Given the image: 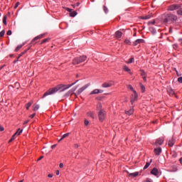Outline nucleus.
I'll use <instances>...</instances> for the list:
<instances>
[{
	"instance_id": "f257e3e1",
	"label": "nucleus",
	"mask_w": 182,
	"mask_h": 182,
	"mask_svg": "<svg viewBox=\"0 0 182 182\" xmlns=\"http://www.w3.org/2000/svg\"><path fill=\"white\" fill-rule=\"evenodd\" d=\"M75 84L76 82L72 83L70 85H58L55 87L50 89L46 92L43 97H46V96H49V95H53V93H56V92H65V90L69 89V87H72V86Z\"/></svg>"
},
{
	"instance_id": "f03ea898",
	"label": "nucleus",
	"mask_w": 182,
	"mask_h": 182,
	"mask_svg": "<svg viewBox=\"0 0 182 182\" xmlns=\"http://www.w3.org/2000/svg\"><path fill=\"white\" fill-rule=\"evenodd\" d=\"M177 19H178L177 16L171 13H168L165 14L164 22L165 23H173L174 22H176Z\"/></svg>"
},
{
	"instance_id": "7ed1b4c3",
	"label": "nucleus",
	"mask_w": 182,
	"mask_h": 182,
	"mask_svg": "<svg viewBox=\"0 0 182 182\" xmlns=\"http://www.w3.org/2000/svg\"><path fill=\"white\" fill-rule=\"evenodd\" d=\"M87 59V57L86 55H82L80 57H76L73 60V65H79V63H82L85 62Z\"/></svg>"
},
{
	"instance_id": "20e7f679",
	"label": "nucleus",
	"mask_w": 182,
	"mask_h": 182,
	"mask_svg": "<svg viewBox=\"0 0 182 182\" xmlns=\"http://www.w3.org/2000/svg\"><path fill=\"white\" fill-rule=\"evenodd\" d=\"M106 116V112L105 110H100L98 113V117L100 122H103L105 120V117Z\"/></svg>"
},
{
	"instance_id": "39448f33",
	"label": "nucleus",
	"mask_w": 182,
	"mask_h": 182,
	"mask_svg": "<svg viewBox=\"0 0 182 182\" xmlns=\"http://www.w3.org/2000/svg\"><path fill=\"white\" fill-rule=\"evenodd\" d=\"M137 97H139L137 92L136 91H134V95H132L131 100H130L132 105H133V103H134V102L137 101Z\"/></svg>"
},
{
	"instance_id": "423d86ee",
	"label": "nucleus",
	"mask_w": 182,
	"mask_h": 182,
	"mask_svg": "<svg viewBox=\"0 0 182 182\" xmlns=\"http://www.w3.org/2000/svg\"><path fill=\"white\" fill-rule=\"evenodd\" d=\"M43 36H45V34H41L39 36H37L36 37H35L33 41H31V45H36V43H35L36 41H38V39H42V38H43Z\"/></svg>"
},
{
	"instance_id": "0eeeda50",
	"label": "nucleus",
	"mask_w": 182,
	"mask_h": 182,
	"mask_svg": "<svg viewBox=\"0 0 182 182\" xmlns=\"http://www.w3.org/2000/svg\"><path fill=\"white\" fill-rule=\"evenodd\" d=\"M179 6L177 4H173L168 7V11H176V9H178Z\"/></svg>"
},
{
	"instance_id": "6e6552de",
	"label": "nucleus",
	"mask_w": 182,
	"mask_h": 182,
	"mask_svg": "<svg viewBox=\"0 0 182 182\" xmlns=\"http://www.w3.org/2000/svg\"><path fill=\"white\" fill-rule=\"evenodd\" d=\"M164 141V139H163V138H159L158 139H156V142H155V146H161V144H163Z\"/></svg>"
},
{
	"instance_id": "1a4fd4ad",
	"label": "nucleus",
	"mask_w": 182,
	"mask_h": 182,
	"mask_svg": "<svg viewBox=\"0 0 182 182\" xmlns=\"http://www.w3.org/2000/svg\"><path fill=\"white\" fill-rule=\"evenodd\" d=\"M102 87H112L113 86V82H105L102 85Z\"/></svg>"
},
{
	"instance_id": "9d476101",
	"label": "nucleus",
	"mask_w": 182,
	"mask_h": 182,
	"mask_svg": "<svg viewBox=\"0 0 182 182\" xmlns=\"http://www.w3.org/2000/svg\"><path fill=\"white\" fill-rule=\"evenodd\" d=\"M142 43H144V39H137L136 41H134V45L136 46L137 45H142Z\"/></svg>"
},
{
	"instance_id": "9b49d317",
	"label": "nucleus",
	"mask_w": 182,
	"mask_h": 182,
	"mask_svg": "<svg viewBox=\"0 0 182 182\" xmlns=\"http://www.w3.org/2000/svg\"><path fill=\"white\" fill-rule=\"evenodd\" d=\"M122 36L123 33H122V31H117V32H115V38L117 39H120V38H122Z\"/></svg>"
},
{
	"instance_id": "f8f14e48",
	"label": "nucleus",
	"mask_w": 182,
	"mask_h": 182,
	"mask_svg": "<svg viewBox=\"0 0 182 182\" xmlns=\"http://www.w3.org/2000/svg\"><path fill=\"white\" fill-rule=\"evenodd\" d=\"M154 153L156 156H160V154H161V148H156L154 149Z\"/></svg>"
},
{
	"instance_id": "ddd939ff",
	"label": "nucleus",
	"mask_w": 182,
	"mask_h": 182,
	"mask_svg": "<svg viewBox=\"0 0 182 182\" xmlns=\"http://www.w3.org/2000/svg\"><path fill=\"white\" fill-rule=\"evenodd\" d=\"M85 89H87V85L83 86L82 87L80 88L77 91V95H80V93H82Z\"/></svg>"
},
{
	"instance_id": "4468645a",
	"label": "nucleus",
	"mask_w": 182,
	"mask_h": 182,
	"mask_svg": "<svg viewBox=\"0 0 182 182\" xmlns=\"http://www.w3.org/2000/svg\"><path fill=\"white\" fill-rule=\"evenodd\" d=\"M178 168H177V166H172L170 169L169 171L171 173H176V171H177Z\"/></svg>"
},
{
	"instance_id": "2eb2a0df",
	"label": "nucleus",
	"mask_w": 182,
	"mask_h": 182,
	"mask_svg": "<svg viewBox=\"0 0 182 182\" xmlns=\"http://www.w3.org/2000/svg\"><path fill=\"white\" fill-rule=\"evenodd\" d=\"M174 143H176V141L174 140V139H171L168 143L169 147H173L174 146Z\"/></svg>"
},
{
	"instance_id": "dca6fc26",
	"label": "nucleus",
	"mask_w": 182,
	"mask_h": 182,
	"mask_svg": "<svg viewBox=\"0 0 182 182\" xmlns=\"http://www.w3.org/2000/svg\"><path fill=\"white\" fill-rule=\"evenodd\" d=\"M133 113H134V109H133V107L131 108L129 110L126 111V114H128V116H132Z\"/></svg>"
},
{
	"instance_id": "f3484780",
	"label": "nucleus",
	"mask_w": 182,
	"mask_h": 182,
	"mask_svg": "<svg viewBox=\"0 0 182 182\" xmlns=\"http://www.w3.org/2000/svg\"><path fill=\"white\" fill-rule=\"evenodd\" d=\"M102 91H100V90L95 89L90 92V95H99V93H102Z\"/></svg>"
},
{
	"instance_id": "a211bd4d",
	"label": "nucleus",
	"mask_w": 182,
	"mask_h": 182,
	"mask_svg": "<svg viewBox=\"0 0 182 182\" xmlns=\"http://www.w3.org/2000/svg\"><path fill=\"white\" fill-rule=\"evenodd\" d=\"M151 174H153L154 176H157V174H159V170L156 168H154L151 171Z\"/></svg>"
},
{
	"instance_id": "6ab92c4d",
	"label": "nucleus",
	"mask_w": 182,
	"mask_h": 182,
	"mask_svg": "<svg viewBox=\"0 0 182 182\" xmlns=\"http://www.w3.org/2000/svg\"><path fill=\"white\" fill-rule=\"evenodd\" d=\"M33 112H36V110H39V105L34 104L33 105Z\"/></svg>"
},
{
	"instance_id": "aec40b11",
	"label": "nucleus",
	"mask_w": 182,
	"mask_h": 182,
	"mask_svg": "<svg viewBox=\"0 0 182 182\" xmlns=\"http://www.w3.org/2000/svg\"><path fill=\"white\" fill-rule=\"evenodd\" d=\"M49 41H50V38H46L39 43L38 45H44L46 42H49Z\"/></svg>"
},
{
	"instance_id": "412c9836",
	"label": "nucleus",
	"mask_w": 182,
	"mask_h": 182,
	"mask_svg": "<svg viewBox=\"0 0 182 182\" xmlns=\"http://www.w3.org/2000/svg\"><path fill=\"white\" fill-rule=\"evenodd\" d=\"M151 161H153L152 159H151L150 162L146 163V165L144 167V170H146V168H149V167L150 166V164H151Z\"/></svg>"
},
{
	"instance_id": "4be33fe9",
	"label": "nucleus",
	"mask_w": 182,
	"mask_h": 182,
	"mask_svg": "<svg viewBox=\"0 0 182 182\" xmlns=\"http://www.w3.org/2000/svg\"><path fill=\"white\" fill-rule=\"evenodd\" d=\"M129 177H137L139 176V172L130 173H129Z\"/></svg>"
},
{
	"instance_id": "5701e85b",
	"label": "nucleus",
	"mask_w": 182,
	"mask_h": 182,
	"mask_svg": "<svg viewBox=\"0 0 182 182\" xmlns=\"http://www.w3.org/2000/svg\"><path fill=\"white\" fill-rule=\"evenodd\" d=\"M168 93L170 96H173V95H174V90H173V89H171V88H169L168 90Z\"/></svg>"
},
{
	"instance_id": "b1692460",
	"label": "nucleus",
	"mask_w": 182,
	"mask_h": 182,
	"mask_svg": "<svg viewBox=\"0 0 182 182\" xmlns=\"http://www.w3.org/2000/svg\"><path fill=\"white\" fill-rule=\"evenodd\" d=\"M70 133L65 134L62 136L61 139L58 141H61V140H63V139H66V137H69Z\"/></svg>"
},
{
	"instance_id": "393cba45",
	"label": "nucleus",
	"mask_w": 182,
	"mask_h": 182,
	"mask_svg": "<svg viewBox=\"0 0 182 182\" xmlns=\"http://www.w3.org/2000/svg\"><path fill=\"white\" fill-rule=\"evenodd\" d=\"M151 18V14L144 16L141 17V19H150Z\"/></svg>"
},
{
	"instance_id": "a878e982",
	"label": "nucleus",
	"mask_w": 182,
	"mask_h": 182,
	"mask_svg": "<svg viewBox=\"0 0 182 182\" xmlns=\"http://www.w3.org/2000/svg\"><path fill=\"white\" fill-rule=\"evenodd\" d=\"M22 132H23V129H18L14 134L15 136H19L22 133Z\"/></svg>"
},
{
	"instance_id": "bb28decb",
	"label": "nucleus",
	"mask_w": 182,
	"mask_h": 182,
	"mask_svg": "<svg viewBox=\"0 0 182 182\" xmlns=\"http://www.w3.org/2000/svg\"><path fill=\"white\" fill-rule=\"evenodd\" d=\"M133 62H134V57H132L131 58H129L128 61H127V63L130 64L133 63Z\"/></svg>"
},
{
	"instance_id": "cd10ccee",
	"label": "nucleus",
	"mask_w": 182,
	"mask_h": 182,
	"mask_svg": "<svg viewBox=\"0 0 182 182\" xmlns=\"http://www.w3.org/2000/svg\"><path fill=\"white\" fill-rule=\"evenodd\" d=\"M140 87L142 93H144V92H146V87H144V85H143V84H140Z\"/></svg>"
},
{
	"instance_id": "c85d7f7f",
	"label": "nucleus",
	"mask_w": 182,
	"mask_h": 182,
	"mask_svg": "<svg viewBox=\"0 0 182 182\" xmlns=\"http://www.w3.org/2000/svg\"><path fill=\"white\" fill-rule=\"evenodd\" d=\"M87 115L90 117H92V119H95V113L92 112H90L87 113Z\"/></svg>"
},
{
	"instance_id": "c756f323",
	"label": "nucleus",
	"mask_w": 182,
	"mask_h": 182,
	"mask_svg": "<svg viewBox=\"0 0 182 182\" xmlns=\"http://www.w3.org/2000/svg\"><path fill=\"white\" fill-rule=\"evenodd\" d=\"M124 45L130 46V45H132V42H130V40H129V39H125Z\"/></svg>"
},
{
	"instance_id": "7c9ffc66",
	"label": "nucleus",
	"mask_w": 182,
	"mask_h": 182,
	"mask_svg": "<svg viewBox=\"0 0 182 182\" xmlns=\"http://www.w3.org/2000/svg\"><path fill=\"white\" fill-rule=\"evenodd\" d=\"M102 103H98L97 105V109L98 110H100H100H103V109H102Z\"/></svg>"
},
{
	"instance_id": "2f4dec72",
	"label": "nucleus",
	"mask_w": 182,
	"mask_h": 182,
	"mask_svg": "<svg viewBox=\"0 0 182 182\" xmlns=\"http://www.w3.org/2000/svg\"><path fill=\"white\" fill-rule=\"evenodd\" d=\"M15 139H16V136L15 134H14L11 139L9 141V143H11V141H14V140H15Z\"/></svg>"
},
{
	"instance_id": "473e14b6",
	"label": "nucleus",
	"mask_w": 182,
	"mask_h": 182,
	"mask_svg": "<svg viewBox=\"0 0 182 182\" xmlns=\"http://www.w3.org/2000/svg\"><path fill=\"white\" fill-rule=\"evenodd\" d=\"M103 11L105 14H107V12H109V9H107L106 6H103Z\"/></svg>"
},
{
	"instance_id": "72a5a7b5",
	"label": "nucleus",
	"mask_w": 182,
	"mask_h": 182,
	"mask_svg": "<svg viewBox=\"0 0 182 182\" xmlns=\"http://www.w3.org/2000/svg\"><path fill=\"white\" fill-rule=\"evenodd\" d=\"M70 16H72L73 18H74V16H76V15H77V13L76 11H73L70 14Z\"/></svg>"
},
{
	"instance_id": "f704fd0d",
	"label": "nucleus",
	"mask_w": 182,
	"mask_h": 182,
	"mask_svg": "<svg viewBox=\"0 0 182 182\" xmlns=\"http://www.w3.org/2000/svg\"><path fill=\"white\" fill-rule=\"evenodd\" d=\"M128 89H129V90H132L134 93V92H136V90H134V89L133 88V86H132L131 85H128Z\"/></svg>"
},
{
	"instance_id": "c9c22d12",
	"label": "nucleus",
	"mask_w": 182,
	"mask_h": 182,
	"mask_svg": "<svg viewBox=\"0 0 182 182\" xmlns=\"http://www.w3.org/2000/svg\"><path fill=\"white\" fill-rule=\"evenodd\" d=\"M5 35V30H2L0 32V38H3V36Z\"/></svg>"
},
{
	"instance_id": "e433bc0d",
	"label": "nucleus",
	"mask_w": 182,
	"mask_h": 182,
	"mask_svg": "<svg viewBox=\"0 0 182 182\" xmlns=\"http://www.w3.org/2000/svg\"><path fill=\"white\" fill-rule=\"evenodd\" d=\"M32 106V102H28L26 105V109L29 110V107Z\"/></svg>"
},
{
	"instance_id": "4c0bfd02",
	"label": "nucleus",
	"mask_w": 182,
	"mask_h": 182,
	"mask_svg": "<svg viewBox=\"0 0 182 182\" xmlns=\"http://www.w3.org/2000/svg\"><path fill=\"white\" fill-rule=\"evenodd\" d=\"M141 76H142V77L144 76H146V72H144V70H141Z\"/></svg>"
},
{
	"instance_id": "58836bf2",
	"label": "nucleus",
	"mask_w": 182,
	"mask_h": 182,
	"mask_svg": "<svg viewBox=\"0 0 182 182\" xmlns=\"http://www.w3.org/2000/svg\"><path fill=\"white\" fill-rule=\"evenodd\" d=\"M124 70H125V72H130L129 67L126 65L124 66Z\"/></svg>"
},
{
	"instance_id": "ea45409f",
	"label": "nucleus",
	"mask_w": 182,
	"mask_h": 182,
	"mask_svg": "<svg viewBox=\"0 0 182 182\" xmlns=\"http://www.w3.org/2000/svg\"><path fill=\"white\" fill-rule=\"evenodd\" d=\"M6 16H4L3 18V23H4V25H6Z\"/></svg>"
},
{
	"instance_id": "a19ab883",
	"label": "nucleus",
	"mask_w": 182,
	"mask_h": 182,
	"mask_svg": "<svg viewBox=\"0 0 182 182\" xmlns=\"http://www.w3.org/2000/svg\"><path fill=\"white\" fill-rule=\"evenodd\" d=\"M177 12L178 15H182V8L179 9Z\"/></svg>"
},
{
	"instance_id": "79ce46f5",
	"label": "nucleus",
	"mask_w": 182,
	"mask_h": 182,
	"mask_svg": "<svg viewBox=\"0 0 182 182\" xmlns=\"http://www.w3.org/2000/svg\"><path fill=\"white\" fill-rule=\"evenodd\" d=\"M6 35H8V36H10V35H12V31L9 30L7 31Z\"/></svg>"
},
{
	"instance_id": "37998d69",
	"label": "nucleus",
	"mask_w": 182,
	"mask_h": 182,
	"mask_svg": "<svg viewBox=\"0 0 182 182\" xmlns=\"http://www.w3.org/2000/svg\"><path fill=\"white\" fill-rule=\"evenodd\" d=\"M85 126H89V121H87V119L85 120Z\"/></svg>"
},
{
	"instance_id": "c03bdc74",
	"label": "nucleus",
	"mask_w": 182,
	"mask_h": 182,
	"mask_svg": "<svg viewBox=\"0 0 182 182\" xmlns=\"http://www.w3.org/2000/svg\"><path fill=\"white\" fill-rule=\"evenodd\" d=\"M178 82H179V83H182V77H179L178 78Z\"/></svg>"
},
{
	"instance_id": "a18cd8bd",
	"label": "nucleus",
	"mask_w": 182,
	"mask_h": 182,
	"mask_svg": "<svg viewBox=\"0 0 182 182\" xmlns=\"http://www.w3.org/2000/svg\"><path fill=\"white\" fill-rule=\"evenodd\" d=\"M22 47L21 46H17V48L15 49V52H18Z\"/></svg>"
},
{
	"instance_id": "49530a36",
	"label": "nucleus",
	"mask_w": 182,
	"mask_h": 182,
	"mask_svg": "<svg viewBox=\"0 0 182 182\" xmlns=\"http://www.w3.org/2000/svg\"><path fill=\"white\" fill-rule=\"evenodd\" d=\"M18 6H19V2L16 3V4H15V6H14L15 9H16V8H17Z\"/></svg>"
},
{
	"instance_id": "de8ad7c7",
	"label": "nucleus",
	"mask_w": 182,
	"mask_h": 182,
	"mask_svg": "<svg viewBox=\"0 0 182 182\" xmlns=\"http://www.w3.org/2000/svg\"><path fill=\"white\" fill-rule=\"evenodd\" d=\"M34 116H36V113H34V114L30 115V118H31V119H33V117H34Z\"/></svg>"
},
{
	"instance_id": "09e8293b",
	"label": "nucleus",
	"mask_w": 182,
	"mask_h": 182,
	"mask_svg": "<svg viewBox=\"0 0 182 182\" xmlns=\"http://www.w3.org/2000/svg\"><path fill=\"white\" fill-rule=\"evenodd\" d=\"M4 130H5V129L4 128V127L0 126V132H4Z\"/></svg>"
},
{
	"instance_id": "8fccbe9b",
	"label": "nucleus",
	"mask_w": 182,
	"mask_h": 182,
	"mask_svg": "<svg viewBox=\"0 0 182 182\" xmlns=\"http://www.w3.org/2000/svg\"><path fill=\"white\" fill-rule=\"evenodd\" d=\"M48 177H49V178H52V177H53V175L50 173L48 175Z\"/></svg>"
},
{
	"instance_id": "3c124183",
	"label": "nucleus",
	"mask_w": 182,
	"mask_h": 182,
	"mask_svg": "<svg viewBox=\"0 0 182 182\" xmlns=\"http://www.w3.org/2000/svg\"><path fill=\"white\" fill-rule=\"evenodd\" d=\"M75 90H76V89L70 90V91L68 92V95H70V93L71 92H75Z\"/></svg>"
},
{
	"instance_id": "603ef678",
	"label": "nucleus",
	"mask_w": 182,
	"mask_h": 182,
	"mask_svg": "<svg viewBox=\"0 0 182 182\" xmlns=\"http://www.w3.org/2000/svg\"><path fill=\"white\" fill-rule=\"evenodd\" d=\"M28 50H29V48L25 50L23 52H22V53H23V55H25V53H26V52H28Z\"/></svg>"
},
{
	"instance_id": "864d4df0",
	"label": "nucleus",
	"mask_w": 182,
	"mask_h": 182,
	"mask_svg": "<svg viewBox=\"0 0 182 182\" xmlns=\"http://www.w3.org/2000/svg\"><path fill=\"white\" fill-rule=\"evenodd\" d=\"M60 168H63V164L61 163L59 165Z\"/></svg>"
},
{
	"instance_id": "5fc2aeb1",
	"label": "nucleus",
	"mask_w": 182,
	"mask_h": 182,
	"mask_svg": "<svg viewBox=\"0 0 182 182\" xmlns=\"http://www.w3.org/2000/svg\"><path fill=\"white\" fill-rule=\"evenodd\" d=\"M23 53H21L18 55V57L17 58V59H19V58L23 55Z\"/></svg>"
},
{
	"instance_id": "6e6d98bb",
	"label": "nucleus",
	"mask_w": 182,
	"mask_h": 182,
	"mask_svg": "<svg viewBox=\"0 0 182 182\" xmlns=\"http://www.w3.org/2000/svg\"><path fill=\"white\" fill-rule=\"evenodd\" d=\"M66 11H68V12H72V9H69V8H67L66 9Z\"/></svg>"
},
{
	"instance_id": "4d7b16f0",
	"label": "nucleus",
	"mask_w": 182,
	"mask_h": 182,
	"mask_svg": "<svg viewBox=\"0 0 182 182\" xmlns=\"http://www.w3.org/2000/svg\"><path fill=\"white\" fill-rule=\"evenodd\" d=\"M55 174H56V176H59V170H57V171H55Z\"/></svg>"
},
{
	"instance_id": "13d9d810",
	"label": "nucleus",
	"mask_w": 182,
	"mask_h": 182,
	"mask_svg": "<svg viewBox=\"0 0 182 182\" xmlns=\"http://www.w3.org/2000/svg\"><path fill=\"white\" fill-rule=\"evenodd\" d=\"M143 77V80H144V82H146L147 80H146V76H144V77Z\"/></svg>"
},
{
	"instance_id": "bf43d9fd",
	"label": "nucleus",
	"mask_w": 182,
	"mask_h": 182,
	"mask_svg": "<svg viewBox=\"0 0 182 182\" xmlns=\"http://www.w3.org/2000/svg\"><path fill=\"white\" fill-rule=\"evenodd\" d=\"M43 159V156H41L38 159V161L42 160Z\"/></svg>"
},
{
	"instance_id": "052dcab7",
	"label": "nucleus",
	"mask_w": 182,
	"mask_h": 182,
	"mask_svg": "<svg viewBox=\"0 0 182 182\" xmlns=\"http://www.w3.org/2000/svg\"><path fill=\"white\" fill-rule=\"evenodd\" d=\"M55 147H56V144L51 146V149H55Z\"/></svg>"
},
{
	"instance_id": "680f3d73",
	"label": "nucleus",
	"mask_w": 182,
	"mask_h": 182,
	"mask_svg": "<svg viewBox=\"0 0 182 182\" xmlns=\"http://www.w3.org/2000/svg\"><path fill=\"white\" fill-rule=\"evenodd\" d=\"M149 23H151L152 25H154V23H156V21H151Z\"/></svg>"
},
{
	"instance_id": "e2e57ef3",
	"label": "nucleus",
	"mask_w": 182,
	"mask_h": 182,
	"mask_svg": "<svg viewBox=\"0 0 182 182\" xmlns=\"http://www.w3.org/2000/svg\"><path fill=\"white\" fill-rule=\"evenodd\" d=\"M75 149H77V147H79V145L77 144H75Z\"/></svg>"
},
{
	"instance_id": "0e129e2a",
	"label": "nucleus",
	"mask_w": 182,
	"mask_h": 182,
	"mask_svg": "<svg viewBox=\"0 0 182 182\" xmlns=\"http://www.w3.org/2000/svg\"><path fill=\"white\" fill-rule=\"evenodd\" d=\"M145 182H152L151 179H146Z\"/></svg>"
},
{
	"instance_id": "69168bd1",
	"label": "nucleus",
	"mask_w": 182,
	"mask_h": 182,
	"mask_svg": "<svg viewBox=\"0 0 182 182\" xmlns=\"http://www.w3.org/2000/svg\"><path fill=\"white\" fill-rule=\"evenodd\" d=\"M28 123H29V120H27V121L24 122V124H26Z\"/></svg>"
},
{
	"instance_id": "338daca9",
	"label": "nucleus",
	"mask_w": 182,
	"mask_h": 182,
	"mask_svg": "<svg viewBox=\"0 0 182 182\" xmlns=\"http://www.w3.org/2000/svg\"><path fill=\"white\" fill-rule=\"evenodd\" d=\"M79 5H80V3H77V4H76V6H79Z\"/></svg>"
},
{
	"instance_id": "774afa93",
	"label": "nucleus",
	"mask_w": 182,
	"mask_h": 182,
	"mask_svg": "<svg viewBox=\"0 0 182 182\" xmlns=\"http://www.w3.org/2000/svg\"><path fill=\"white\" fill-rule=\"evenodd\" d=\"M151 29H153V31H154V33H156V30H154V28H151Z\"/></svg>"
}]
</instances>
